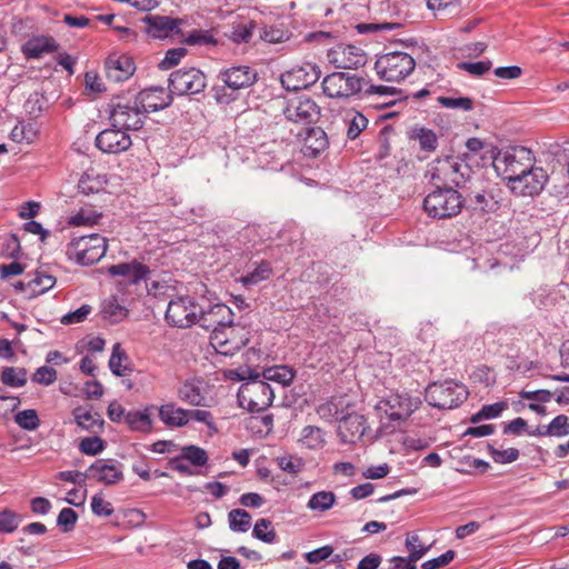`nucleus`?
<instances>
[{
    "instance_id": "obj_1",
    "label": "nucleus",
    "mask_w": 569,
    "mask_h": 569,
    "mask_svg": "<svg viewBox=\"0 0 569 569\" xmlns=\"http://www.w3.org/2000/svg\"><path fill=\"white\" fill-rule=\"evenodd\" d=\"M492 164L497 173L507 180V186L509 187L517 177L536 164V157L533 152L526 147L510 146L498 151L493 157Z\"/></svg>"
},
{
    "instance_id": "obj_2",
    "label": "nucleus",
    "mask_w": 569,
    "mask_h": 569,
    "mask_svg": "<svg viewBox=\"0 0 569 569\" xmlns=\"http://www.w3.org/2000/svg\"><path fill=\"white\" fill-rule=\"evenodd\" d=\"M465 198L453 187L437 186L423 199V210L428 217L446 220L457 217L463 209Z\"/></svg>"
},
{
    "instance_id": "obj_3",
    "label": "nucleus",
    "mask_w": 569,
    "mask_h": 569,
    "mask_svg": "<svg viewBox=\"0 0 569 569\" xmlns=\"http://www.w3.org/2000/svg\"><path fill=\"white\" fill-rule=\"evenodd\" d=\"M416 67L415 59L407 52L391 51L378 57L375 70L381 80L399 82L406 79Z\"/></svg>"
},
{
    "instance_id": "obj_4",
    "label": "nucleus",
    "mask_w": 569,
    "mask_h": 569,
    "mask_svg": "<svg viewBox=\"0 0 569 569\" xmlns=\"http://www.w3.org/2000/svg\"><path fill=\"white\" fill-rule=\"evenodd\" d=\"M274 398L273 390L264 380L253 378L243 382L238 391V401L241 408L250 412L267 409Z\"/></svg>"
},
{
    "instance_id": "obj_5",
    "label": "nucleus",
    "mask_w": 569,
    "mask_h": 569,
    "mask_svg": "<svg viewBox=\"0 0 569 569\" xmlns=\"http://www.w3.org/2000/svg\"><path fill=\"white\" fill-rule=\"evenodd\" d=\"M470 168L455 157H443L436 159L430 169V178L437 184L443 187H461L469 176Z\"/></svg>"
},
{
    "instance_id": "obj_6",
    "label": "nucleus",
    "mask_w": 569,
    "mask_h": 569,
    "mask_svg": "<svg viewBox=\"0 0 569 569\" xmlns=\"http://www.w3.org/2000/svg\"><path fill=\"white\" fill-rule=\"evenodd\" d=\"M468 390L462 383L452 380L429 385L426 389L427 402L438 409H452L468 398Z\"/></svg>"
},
{
    "instance_id": "obj_7",
    "label": "nucleus",
    "mask_w": 569,
    "mask_h": 569,
    "mask_svg": "<svg viewBox=\"0 0 569 569\" xmlns=\"http://www.w3.org/2000/svg\"><path fill=\"white\" fill-rule=\"evenodd\" d=\"M106 251V238L98 233H92L73 239L68 246L67 253L79 264L89 266L100 261Z\"/></svg>"
},
{
    "instance_id": "obj_8",
    "label": "nucleus",
    "mask_w": 569,
    "mask_h": 569,
    "mask_svg": "<svg viewBox=\"0 0 569 569\" xmlns=\"http://www.w3.org/2000/svg\"><path fill=\"white\" fill-rule=\"evenodd\" d=\"M249 342L248 331L234 323L218 327L210 335V345L222 356H233Z\"/></svg>"
},
{
    "instance_id": "obj_9",
    "label": "nucleus",
    "mask_w": 569,
    "mask_h": 569,
    "mask_svg": "<svg viewBox=\"0 0 569 569\" xmlns=\"http://www.w3.org/2000/svg\"><path fill=\"white\" fill-rule=\"evenodd\" d=\"M200 315L201 307L193 298L180 296L169 301L164 320L174 328H190L199 321Z\"/></svg>"
},
{
    "instance_id": "obj_10",
    "label": "nucleus",
    "mask_w": 569,
    "mask_h": 569,
    "mask_svg": "<svg viewBox=\"0 0 569 569\" xmlns=\"http://www.w3.org/2000/svg\"><path fill=\"white\" fill-rule=\"evenodd\" d=\"M147 116L134 100L118 101L111 106L110 121L114 128H120L126 131L140 130Z\"/></svg>"
},
{
    "instance_id": "obj_11",
    "label": "nucleus",
    "mask_w": 569,
    "mask_h": 569,
    "mask_svg": "<svg viewBox=\"0 0 569 569\" xmlns=\"http://www.w3.org/2000/svg\"><path fill=\"white\" fill-rule=\"evenodd\" d=\"M322 91L329 98H349L363 89V79L346 72H332L322 80Z\"/></svg>"
},
{
    "instance_id": "obj_12",
    "label": "nucleus",
    "mask_w": 569,
    "mask_h": 569,
    "mask_svg": "<svg viewBox=\"0 0 569 569\" xmlns=\"http://www.w3.org/2000/svg\"><path fill=\"white\" fill-rule=\"evenodd\" d=\"M467 199L475 210L496 212L502 204L503 191L498 184L481 181L469 188Z\"/></svg>"
},
{
    "instance_id": "obj_13",
    "label": "nucleus",
    "mask_w": 569,
    "mask_h": 569,
    "mask_svg": "<svg viewBox=\"0 0 569 569\" xmlns=\"http://www.w3.org/2000/svg\"><path fill=\"white\" fill-rule=\"evenodd\" d=\"M206 86V76L197 68L179 69L169 77L170 92L178 96L199 93Z\"/></svg>"
},
{
    "instance_id": "obj_14",
    "label": "nucleus",
    "mask_w": 569,
    "mask_h": 569,
    "mask_svg": "<svg viewBox=\"0 0 569 569\" xmlns=\"http://www.w3.org/2000/svg\"><path fill=\"white\" fill-rule=\"evenodd\" d=\"M418 397L408 393H393L379 401L377 408L383 410L392 421H406L421 406Z\"/></svg>"
},
{
    "instance_id": "obj_15",
    "label": "nucleus",
    "mask_w": 569,
    "mask_h": 569,
    "mask_svg": "<svg viewBox=\"0 0 569 569\" xmlns=\"http://www.w3.org/2000/svg\"><path fill=\"white\" fill-rule=\"evenodd\" d=\"M321 76V69L312 62H303L295 66L281 74L280 81L283 88L289 91L307 89L315 84Z\"/></svg>"
},
{
    "instance_id": "obj_16",
    "label": "nucleus",
    "mask_w": 569,
    "mask_h": 569,
    "mask_svg": "<svg viewBox=\"0 0 569 569\" xmlns=\"http://www.w3.org/2000/svg\"><path fill=\"white\" fill-rule=\"evenodd\" d=\"M548 180L547 171L533 164L531 169L517 177L508 188L516 196L535 197L542 192Z\"/></svg>"
},
{
    "instance_id": "obj_17",
    "label": "nucleus",
    "mask_w": 569,
    "mask_h": 569,
    "mask_svg": "<svg viewBox=\"0 0 569 569\" xmlns=\"http://www.w3.org/2000/svg\"><path fill=\"white\" fill-rule=\"evenodd\" d=\"M327 58L338 69H357L366 63L363 50L346 43H339L329 49Z\"/></svg>"
},
{
    "instance_id": "obj_18",
    "label": "nucleus",
    "mask_w": 569,
    "mask_h": 569,
    "mask_svg": "<svg viewBox=\"0 0 569 569\" xmlns=\"http://www.w3.org/2000/svg\"><path fill=\"white\" fill-rule=\"evenodd\" d=\"M283 114L289 121L309 124L319 119L320 108L312 99L300 97L288 102Z\"/></svg>"
},
{
    "instance_id": "obj_19",
    "label": "nucleus",
    "mask_w": 569,
    "mask_h": 569,
    "mask_svg": "<svg viewBox=\"0 0 569 569\" xmlns=\"http://www.w3.org/2000/svg\"><path fill=\"white\" fill-rule=\"evenodd\" d=\"M131 146V137L120 128L106 129L96 137V147L104 153L118 154L129 150Z\"/></svg>"
},
{
    "instance_id": "obj_20",
    "label": "nucleus",
    "mask_w": 569,
    "mask_h": 569,
    "mask_svg": "<svg viewBox=\"0 0 569 569\" xmlns=\"http://www.w3.org/2000/svg\"><path fill=\"white\" fill-rule=\"evenodd\" d=\"M368 428L366 418L350 409L340 419L338 435L342 442L356 443L361 440Z\"/></svg>"
},
{
    "instance_id": "obj_21",
    "label": "nucleus",
    "mask_w": 569,
    "mask_h": 569,
    "mask_svg": "<svg viewBox=\"0 0 569 569\" xmlns=\"http://www.w3.org/2000/svg\"><path fill=\"white\" fill-rule=\"evenodd\" d=\"M104 70L107 78L118 83L128 80L134 73L136 64L127 54L112 53L106 59Z\"/></svg>"
},
{
    "instance_id": "obj_22",
    "label": "nucleus",
    "mask_w": 569,
    "mask_h": 569,
    "mask_svg": "<svg viewBox=\"0 0 569 569\" xmlns=\"http://www.w3.org/2000/svg\"><path fill=\"white\" fill-rule=\"evenodd\" d=\"M134 99L146 116L149 112L162 110L172 103L171 93L167 92L166 89L161 87L144 89L140 91Z\"/></svg>"
},
{
    "instance_id": "obj_23",
    "label": "nucleus",
    "mask_w": 569,
    "mask_h": 569,
    "mask_svg": "<svg viewBox=\"0 0 569 569\" xmlns=\"http://www.w3.org/2000/svg\"><path fill=\"white\" fill-rule=\"evenodd\" d=\"M219 78L228 88L240 90L257 81V72L248 66H234L221 71Z\"/></svg>"
},
{
    "instance_id": "obj_24",
    "label": "nucleus",
    "mask_w": 569,
    "mask_h": 569,
    "mask_svg": "<svg viewBox=\"0 0 569 569\" xmlns=\"http://www.w3.org/2000/svg\"><path fill=\"white\" fill-rule=\"evenodd\" d=\"M120 467L111 460L99 459L89 467L87 477L107 486L114 485L123 478Z\"/></svg>"
},
{
    "instance_id": "obj_25",
    "label": "nucleus",
    "mask_w": 569,
    "mask_h": 569,
    "mask_svg": "<svg viewBox=\"0 0 569 569\" xmlns=\"http://www.w3.org/2000/svg\"><path fill=\"white\" fill-rule=\"evenodd\" d=\"M146 32L157 39H164L171 37L174 32H179L180 19H174L166 16H147L143 19Z\"/></svg>"
},
{
    "instance_id": "obj_26",
    "label": "nucleus",
    "mask_w": 569,
    "mask_h": 569,
    "mask_svg": "<svg viewBox=\"0 0 569 569\" xmlns=\"http://www.w3.org/2000/svg\"><path fill=\"white\" fill-rule=\"evenodd\" d=\"M198 322L201 327L211 329L212 331L218 327H224L233 323V312L228 306L217 303L207 311L201 310Z\"/></svg>"
},
{
    "instance_id": "obj_27",
    "label": "nucleus",
    "mask_w": 569,
    "mask_h": 569,
    "mask_svg": "<svg viewBox=\"0 0 569 569\" xmlns=\"http://www.w3.org/2000/svg\"><path fill=\"white\" fill-rule=\"evenodd\" d=\"M178 398L193 407L206 406L204 382L200 378H191L184 380L178 388Z\"/></svg>"
},
{
    "instance_id": "obj_28",
    "label": "nucleus",
    "mask_w": 569,
    "mask_h": 569,
    "mask_svg": "<svg viewBox=\"0 0 569 569\" xmlns=\"http://www.w3.org/2000/svg\"><path fill=\"white\" fill-rule=\"evenodd\" d=\"M353 403L347 395L332 397L317 408V413L323 420H339L345 416L347 410L352 409Z\"/></svg>"
},
{
    "instance_id": "obj_29",
    "label": "nucleus",
    "mask_w": 569,
    "mask_h": 569,
    "mask_svg": "<svg viewBox=\"0 0 569 569\" xmlns=\"http://www.w3.org/2000/svg\"><path fill=\"white\" fill-rule=\"evenodd\" d=\"M328 147L326 132L319 128H309L302 141L301 152L305 157L316 158Z\"/></svg>"
},
{
    "instance_id": "obj_30",
    "label": "nucleus",
    "mask_w": 569,
    "mask_h": 569,
    "mask_svg": "<svg viewBox=\"0 0 569 569\" xmlns=\"http://www.w3.org/2000/svg\"><path fill=\"white\" fill-rule=\"evenodd\" d=\"M108 272L113 277H123L131 283H138L147 278L149 268L133 260L131 262L112 264L108 268Z\"/></svg>"
},
{
    "instance_id": "obj_31",
    "label": "nucleus",
    "mask_w": 569,
    "mask_h": 569,
    "mask_svg": "<svg viewBox=\"0 0 569 569\" xmlns=\"http://www.w3.org/2000/svg\"><path fill=\"white\" fill-rule=\"evenodd\" d=\"M58 43L52 37H34L22 46V52L27 59H38L44 53L53 52Z\"/></svg>"
},
{
    "instance_id": "obj_32",
    "label": "nucleus",
    "mask_w": 569,
    "mask_h": 569,
    "mask_svg": "<svg viewBox=\"0 0 569 569\" xmlns=\"http://www.w3.org/2000/svg\"><path fill=\"white\" fill-rule=\"evenodd\" d=\"M160 420L169 428H181L188 425V409L166 403L158 408Z\"/></svg>"
},
{
    "instance_id": "obj_33",
    "label": "nucleus",
    "mask_w": 569,
    "mask_h": 569,
    "mask_svg": "<svg viewBox=\"0 0 569 569\" xmlns=\"http://www.w3.org/2000/svg\"><path fill=\"white\" fill-rule=\"evenodd\" d=\"M153 406L144 408V410H132L126 415V423L131 431L149 433L153 429V421L151 419L150 410Z\"/></svg>"
},
{
    "instance_id": "obj_34",
    "label": "nucleus",
    "mask_w": 569,
    "mask_h": 569,
    "mask_svg": "<svg viewBox=\"0 0 569 569\" xmlns=\"http://www.w3.org/2000/svg\"><path fill=\"white\" fill-rule=\"evenodd\" d=\"M100 313L106 321L114 325L128 317V309L116 297H110L102 302Z\"/></svg>"
},
{
    "instance_id": "obj_35",
    "label": "nucleus",
    "mask_w": 569,
    "mask_h": 569,
    "mask_svg": "<svg viewBox=\"0 0 569 569\" xmlns=\"http://www.w3.org/2000/svg\"><path fill=\"white\" fill-rule=\"evenodd\" d=\"M56 284V278L44 271H36L34 277L27 281L28 299L46 293Z\"/></svg>"
},
{
    "instance_id": "obj_36",
    "label": "nucleus",
    "mask_w": 569,
    "mask_h": 569,
    "mask_svg": "<svg viewBox=\"0 0 569 569\" xmlns=\"http://www.w3.org/2000/svg\"><path fill=\"white\" fill-rule=\"evenodd\" d=\"M76 423L83 430L94 431L97 428H101L103 420H101L99 413H93L83 407H77L72 411Z\"/></svg>"
},
{
    "instance_id": "obj_37",
    "label": "nucleus",
    "mask_w": 569,
    "mask_h": 569,
    "mask_svg": "<svg viewBox=\"0 0 569 569\" xmlns=\"http://www.w3.org/2000/svg\"><path fill=\"white\" fill-rule=\"evenodd\" d=\"M337 501V497L332 491H318L313 493L308 502L307 508L311 511L326 512L330 510Z\"/></svg>"
},
{
    "instance_id": "obj_38",
    "label": "nucleus",
    "mask_w": 569,
    "mask_h": 569,
    "mask_svg": "<svg viewBox=\"0 0 569 569\" xmlns=\"http://www.w3.org/2000/svg\"><path fill=\"white\" fill-rule=\"evenodd\" d=\"M272 274V267L268 261H261L257 267L248 272L247 274L240 277L239 281L244 287L256 286L261 281L268 280Z\"/></svg>"
},
{
    "instance_id": "obj_39",
    "label": "nucleus",
    "mask_w": 569,
    "mask_h": 569,
    "mask_svg": "<svg viewBox=\"0 0 569 569\" xmlns=\"http://www.w3.org/2000/svg\"><path fill=\"white\" fill-rule=\"evenodd\" d=\"M274 462L282 471L293 477L298 476L306 466V462L301 457L291 453H283L276 457Z\"/></svg>"
},
{
    "instance_id": "obj_40",
    "label": "nucleus",
    "mask_w": 569,
    "mask_h": 569,
    "mask_svg": "<svg viewBox=\"0 0 569 569\" xmlns=\"http://www.w3.org/2000/svg\"><path fill=\"white\" fill-rule=\"evenodd\" d=\"M406 548L409 551V562H417L420 560L429 550V547L422 545L418 533L409 532L406 537Z\"/></svg>"
},
{
    "instance_id": "obj_41",
    "label": "nucleus",
    "mask_w": 569,
    "mask_h": 569,
    "mask_svg": "<svg viewBox=\"0 0 569 569\" xmlns=\"http://www.w3.org/2000/svg\"><path fill=\"white\" fill-rule=\"evenodd\" d=\"M180 455L182 459L193 467H203L208 463L209 457L204 449L198 446H184L181 448Z\"/></svg>"
},
{
    "instance_id": "obj_42",
    "label": "nucleus",
    "mask_w": 569,
    "mask_h": 569,
    "mask_svg": "<svg viewBox=\"0 0 569 569\" xmlns=\"http://www.w3.org/2000/svg\"><path fill=\"white\" fill-rule=\"evenodd\" d=\"M0 380L9 387H23L27 383V371L23 368L7 367L2 370Z\"/></svg>"
},
{
    "instance_id": "obj_43",
    "label": "nucleus",
    "mask_w": 569,
    "mask_h": 569,
    "mask_svg": "<svg viewBox=\"0 0 569 569\" xmlns=\"http://www.w3.org/2000/svg\"><path fill=\"white\" fill-rule=\"evenodd\" d=\"M299 441L308 449L321 448L325 443L323 432L318 427L307 426L302 429Z\"/></svg>"
},
{
    "instance_id": "obj_44",
    "label": "nucleus",
    "mask_w": 569,
    "mask_h": 569,
    "mask_svg": "<svg viewBox=\"0 0 569 569\" xmlns=\"http://www.w3.org/2000/svg\"><path fill=\"white\" fill-rule=\"evenodd\" d=\"M229 527L232 531L246 532L251 526V516L243 509H233L228 515Z\"/></svg>"
},
{
    "instance_id": "obj_45",
    "label": "nucleus",
    "mask_w": 569,
    "mask_h": 569,
    "mask_svg": "<svg viewBox=\"0 0 569 569\" xmlns=\"http://www.w3.org/2000/svg\"><path fill=\"white\" fill-rule=\"evenodd\" d=\"M10 137L17 143H32L37 137V130L32 123L19 122L11 130Z\"/></svg>"
},
{
    "instance_id": "obj_46",
    "label": "nucleus",
    "mask_w": 569,
    "mask_h": 569,
    "mask_svg": "<svg viewBox=\"0 0 569 569\" xmlns=\"http://www.w3.org/2000/svg\"><path fill=\"white\" fill-rule=\"evenodd\" d=\"M14 422L23 430L33 431L40 426L38 412L34 409L19 411L14 416Z\"/></svg>"
},
{
    "instance_id": "obj_47",
    "label": "nucleus",
    "mask_w": 569,
    "mask_h": 569,
    "mask_svg": "<svg viewBox=\"0 0 569 569\" xmlns=\"http://www.w3.org/2000/svg\"><path fill=\"white\" fill-rule=\"evenodd\" d=\"M413 138L418 140L421 150L432 152L438 147L436 133L427 128H419L413 131Z\"/></svg>"
},
{
    "instance_id": "obj_48",
    "label": "nucleus",
    "mask_w": 569,
    "mask_h": 569,
    "mask_svg": "<svg viewBox=\"0 0 569 569\" xmlns=\"http://www.w3.org/2000/svg\"><path fill=\"white\" fill-rule=\"evenodd\" d=\"M507 403L505 401L485 405L477 413L472 415L470 421L472 423H477L483 419H493L499 417L503 410L507 409Z\"/></svg>"
},
{
    "instance_id": "obj_49",
    "label": "nucleus",
    "mask_w": 569,
    "mask_h": 569,
    "mask_svg": "<svg viewBox=\"0 0 569 569\" xmlns=\"http://www.w3.org/2000/svg\"><path fill=\"white\" fill-rule=\"evenodd\" d=\"M101 218V213L97 212L92 208H81L76 214H73L69 223L71 226H93L97 224Z\"/></svg>"
},
{
    "instance_id": "obj_50",
    "label": "nucleus",
    "mask_w": 569,
    "mask_h": 569,
    "mask_svg": "<svg viewBox=\"0 0 569 569\" xmlns=\"http://www.w3.org/2000/svg\"><path fill=\"white\" fill-rule=\"evenodd\" d=\"M252 535L254 538L266 543H272L277 538L276 531L271 528V521L264 518H261L256 522Z\"/></svg>"
},
{
    "instance_id": "obj_51",
    "label": "nucleus",
    "mask_w": 569,
    "mask_h": 569,
    "mask_svg": "<svg viewBox=\"0 0 569 569\" xmlns=\"http://www.w3.org/2000/svg\"><path fill=\"white\" fill-rule=\"evenodd\" d=\"M124 360H127L126 352L122 350L120 343H116L109 359V368L114 376H124V371L127 370V367L122 365Z\"/></svg>"
},
{
    "instance_id": "obj_52",
    "label": "nucleus",
    "mask_w": 569,
    "mask_h": 569,
    "mask_svg": "<svg viewBox=\"0 0 569 569\" xmlns=\"http://www.w3.org/2000/svg\"><path fill=\"white\" fill-rule=\"evenodd\" d=\"M293 377V372L287 367L269 368L263 372L264 379L277 381L283 386L289 385L292 381Z\"/></svg>"
},
{
    "instance_id": "obj_53",
    "label": "nucleus",
    "mask_w": 569,
    "mask_h": 569,
    "mask_svg": "<svg viewBox=\"0 0 569 569\" xmlns=\"http://www.w3.org/2000/svg\"><path fill=\"white\" fill-rule=\"evenodd\" d=\"M260 38L269 43H281L289 39V33L280 27L266 26L260 31Z\"/></svg>"
},
{
    "instance_id": "obj_54",
    "label": "nucleus",
    "mask_w": 569,
    "mask_h": 569,
    "mask_svg": "<svg viewBox=\"0 0 569 569\" xmlns=\"http://www.w3.org/2000/svg\"><path fill=\"white\" fill-rule=\"evenodd\" d=\"M438 103L448 109H460L463 111H470L473 109V100L468 97H439Z\"/></svg>"
},
{
    "instance_id": "obj_55",
    "label": "nucleus",
    "mask_w": 569,
    "mask_h": 569,
    "mask_svg": "<svg viewBox=\"0 0 569 569\" xmlns=\"http://www.w3.org/2000/svg\"><path fill=\"white\" fill-rule=\"evenodd\" d=\"M21 518L12 510L0 511V532L11 533L19 527Z\"/></svg>"
},
{
    "instance_id": "obj_56",
    "label": "nucleus",
    "mask_w": 569,
    "mask_h": 569,
    "mask_svg": "<svg viewBox=\"0 0 569 569\" xmlns=\"http://www.w3.org/2000/svg\"><path fill=\"white\" fill-rule=\"evenodd\" d=\"M549 426L550 437H566L569 435V418L566 415L555 417Z\"/></svg>"
},
{
    "instance_id": "obj_57",
    "label": "nucleus",
    "mask_w": 569,
    "mask_h": 569,
    "mask_svg": "<svg viewBox=\"0 0 569 569\" xmlns=\"http://www.w3.org/2000/svg\"><path fill=\"white\" fill-rule=\"evenodd\" d=\"M367 118L360 112H355L348 124V138L350 140H355L367 128Z\"/></svg>"
},
{
    "instance_id": "obj_58",
    "label": "nucleus",
    "mask_w": 569,
    "mask_h": 569,
    "mask_svg": "<svg viewBox=\"0 0 569 569\" xmlns=\"http://www.w3.org/2000/svg\"><path fill=\"white\" fill-rule=\"evenodd\" d=\"M184 42L190 46H216L217 40L210 34L209 31L193 30L184 39Z\"/></svg>"
},
{
    "instance_id": "obj_59",
    "label": "nucleus",
    "mask_w": 569,
    "mask_h": 569,
    "mask_svg": "<svg viewBox=\"0 0 569 569\" xmlns=\"http://www.w3.org/2000/svg\"><path fill=\"white\" fill-rule=\"evenodd\" d=\"M79 449L84 455L96 456L104 449V442L99 437H88L81 440Z\"/></svg>"
},
{
    "instance_id": "obj_60",
    "label": "nucleus",
    "mask_w": 569,
    "mask_h": 569,
    "mask_svg": "<svg viewBox=\"0 0 569 569\" xmlns=\"http://www.w3.org/2000/svg\"><path fill=\"white\" fill-rule=\"evenodd\" d=\"M92 307L90 305H82L74 311L68 312L61 318V322L63 325H74L80 323L87 319V317L91 313Z\"/></svg>"
},
{
    "instance_id": "obj_61",
    "label": "nucleus",
    "mask_w": 569,
    "mask_h": 569,
    "mask_svg": "<svg viewBox=\"0 0 569 569\" xmlns=\"http://www.w3.org/2000/svg\"><path fill=\"white\" fill-rule=\"evenodd\" d=\"M458 68L467 71L473 77H481L487 73L491 68L490 61H478V62H460Z\"/></svg>"
},
{
    "instance_id": "obj_62",
    "label": "nucleus",
    "mask_w": 569,
    "mask_h": 569,
    "mask_svg": "<svg viewBox=\"0 0 569 569\" xmlns=\"http://www.w3.org/2000/svg\"><path fill=\"white\" fill-rule=\"evenodd\" d=\"M92 512L99 517H109L113 512V508L102 495H94L91 500Z\"/></svg>"
},
{
    "instance_id": "obj_63",
    "label": "nucleus",
    "mask_w": 569,
    "mask_h": 569,
    "mask_svg": "<svg viewBox=\"0 0 569 569\" xmlns=\"http://www.w3.org/2000/svg\"><path fill=\"white\" fill-rule=\"evenodd\" d=\"M32 380L37 383L49 386L57 380V370L52 367H40L34 372Z\"/></svg>"
},
{
    "instance_id": "obj_64",
    "label": "nucleus",
    "mask_w": 569,
    "mask_h": 569,
    "mask_svg": "<svg viewBox=\"0 0 569 569\" xmlns=\"http://www.w3.org/2000/svg\"><path fill=\"white\" fill-rule=\"evenodd\" d=\"M77 520L78 515L73 509L63 508L58 516L57 523L63 528L64 532H68L73 529Z\"/></svg>"
}]
</instances>
